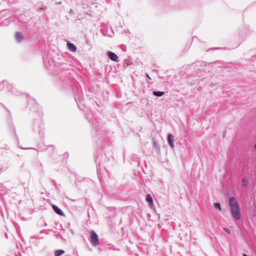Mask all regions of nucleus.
<instances>
[{"label":"nucleus","mask_w":256,"mask_h":256,"mask_svg":"<svg viewBox=\"0 0 256 256\" xmlns=\"http://www.w3.org/2000/svg\"><path fill=\"white\" fill-rule=\"evenodd\" d=\"M228 204L230 212L232 217L236 220L240 218V214L238 202L234 197H231L228 199Z\"/></svg>","instance_id":"1"},{"label":"nucleus","mask_w":256,"mask_h":256,"mask_svg":"<svg viewBox=\"0 0 256 256\" xmlns=\"http://www.w3.org/2000/svg\"><path fill=\"white\" fill-rule=\"evenodd\" d=\"M33 130L38 133L40 137H43L44 134V126L41 121H36L34 123Z\"/></svg>","instance_id":"2"},{"label":"nucleus","mask_w":256,"mask_h":256,"mask_svg":"<svg viewBox=\"0 0 256 256\" xmlns=\"http://www.w3.org/2000/svg\"><path fill=\"white\" fill-rule=\"evenodd\" d=\"M14 86L12 84L8 83L6 80H4L0 84V91H4V92H14Z\"/></svg>","instance_id":"3"},{"label":"nucleus","mask_w":256,"mask_h":256,"mask_svg":"<svg viewBox=\"0 0 256 256\" xmlns=\"http://www.w3.org/2000/svg\"><path fill=\"white\" fill-rule=\"evenodd\" d=\"M90 241L92 244L94 246H96L99 244V240L98 235L93 230L90 232Z\"/></svg>","instance_id":"4"},{"label":"nucleus","mask_w":256,"mask_h":256,"mask_svg":"<svg viewBox=\"0 0 256 256\" xmlns=\"http://www.w3.org/2000/svg\"><path fill=\"white\" fill-rule=\"evenodd\" d=\"M107 54L108 56V58L112 60H113L114 62H118V57L114 52H108Z\"/></svg>","instance_id":"5"},{"label":"nucleus","mask_w":256,"mask_h":256,"mask_svg":"<svg viewBox=\"0 0 256 256\" xmlns=\"http://www.w3.org/2000/svg\"><path fill=\"white\" fill-rule=\"evenodd\" d=\"M52 207L54 210V212L56 214H58L61 216H64V212H62V210L61 209H60L58 206L54 204V205H52Z\"/></svg>","instance_id":"6"},{"label":"nucleus","mask_w":256,"mask_h":256,"mask_svg":"<svg viewBox=\"0 0 256 256\" xmlns=\"http://www.w3.org/2000/svg\"><path fill=\"white\" fill-rule=\"evenodd\" d=\"M174 136L172 134H169L168 136V142L172 148L174 147Z\"/></svg>","instance_id":"7"},{"label":"nucleus","mask_w":256,"mask_h":256,"mask_svg":"<svg viewBox=\"0 0 256 256\" xmlns=\"http://www.w3.org/2000/svg\"><path fill=\"white\" fill-rule=\"evenodd\" d=\"M67 46H68V48L70 50L73 52L76 51V47L74 44L70 42H68L67 43Z\"/></svg>","instance_id":"8"},{"label":"nucleus","mask_w":256,"mask_h":256,"mask_svg":"<svg viewBox=\"0 0 256 256\" xmlns=\"http://www.w3.org/2000/svg\"><path fill=\"white\" fill-rule=\"evenodd\" d=\"M16 40L18 42H20L23 40V35L20 32H16L15 34Z\"/></svg>","instance_id":"9"},{"label":"nucleus","mask_w":256,"mask_h":256,"mask_svg":"<svg viewBox=\"0 0 256 256\" xmlns=\"http://www.w3.org/2000/svg\"><path fill=\"white\" fill-rule=\"evenodd\" d=\"M146 201L149 203L150 206L153 204L152 198L150 194H148L146 196Z\"/></svg>","instance_id":"10"},{"label":"nucleus","mask_w":256,"mask_h":256,"mask_svg":"<svg viewBox=\"0 0 256 256\" xmlns=\"http://www.w3.org/2000/svg\"><path fill=\"white\" fill-rule=\"evenodd\" d=\"M64 253V251L62 250H58L55 251L54 256H60L62 254Z\"/></svg>","instance_id":"11"},{"label":"nucleus","mask_w":256,"mask_h":256,"mask_svg":"<svg viewBox=\"0 0 256 256\" xmlns=\"http://www.w3.org/2000/svg\"><path fill=\"white\" fill-rule=\"evenodd\" d=\"M242 185L244 188L246 187L248 185V180L246 178H244L242 180Z\"/></svg>","instance_id":"12"},{"label":"nucleus","mask_w":256,"mask_h":256,"mask_svg":"<svg viewBox=\"0 0 256 256\" xmlns=\"http://www.w3.org/2000/svg\"><path fill=\"white\" fill-rule=\"evenodd\" d=\"M164 92H156L154 91L153 92V94L156 96H162L164 94Z\"/></svg>","instance_id":"13"},{"label":"nucleus","mask_w":256,"mask_h":256,"mask_svg":"<svg viewBox=\"0 0 256 256\" xmlns=\"http://www.w3.org/2000/svg\"><path fill=\"white\" fill-rule=\"evenodd\" d=\"M214 207L216 209H218L220 211L222 210L220 204L218 202H216L214 204Z\"/></svg>","instance_id":"14"},{"label":"nucleus","mask_w":256,"mask_h":256,"mask_svg":"<svg viewBox=\"0 0 256 256\" xmlns=\"http://www.w3.org/2000/svg\"><path fill=\"white\" fill-rule=\"evenodd\" d=\"M11 129H12V132L14 133V134L16 136V138L18 139V136H17L16 134V129H15V128L14 126H11Z\"/></svg>","instance_id":"15"},{"label":"nucleus","mask_w":256,"mask_h":256,"mask_svg":"<svg viewBox=\"0 0 256 256\" xmlns=\"http://www.w3.org/2000/svg\"><path fill=\"white\" fill-rule=\"evenodd\" d=\"M224 230L228 234H230V230L226 228H224Z\"/></svg>","instance_id":"16"},{"label":"nucleus","mask_w":256,"mask_h":256,"mask_svg":"<svg viewBox=\"0 0 256 256\" xmlns=\"http://www.w3.org/2000/svg\"><path fill=\"white\" fill-rule=\"evenodd\" d=\"M6 168H0V172H2V171H4V170H6Z\"/></svg>","instance_id":"17"},{"label":"nucleus","mask_w":256,"mask_h":256,"mask_svg":"<svg viewBox=\"0 0 256 256\" xmlns=\"http://www.w3.org/2000/svg\"><path fill=\"white\" fill-rule=\"evenodd\" d=\"M70 14H74V11H73V10L72 9H70Z\"/></svg>","instance_id":"18"},{"label":"nucleus","mask_w":256,"mask_h":256,"mask_svg":"<svg viewBox=\"0 0 256 256\" xmlns=\"http://www.w3.org/2000/svg\"><path fill=\"white\" fill-rule=\"evenodd\" d=\"M146 76L148 77V78L149 80H151L150 78V76H149L148 74H146Z\"/></svg>","instance_id":"19"},{"label":"nucleus","mask_w":256,"mask_h":256,"mask_svg":"<svg viewBox=\"0 0 256 256\" xmlns=\"http://www.w3.org/2000/svg\"><path fill=\"white\" fill-rule=\"evenodd\" d=\"M242 256H248L246 254H243Z\"/></svg>","instance_id":"20"},{"label":"nucleus","mask_w":256,"mask_h":256,"mask_svg":"<svg viewBox=\"0 0 256 256\" xmlns=\"http://www.w3.org/2000/svg\"><path fill=\"white\" fill-rule=\"evenodd\" d=\"M28 150H30V149H34L33 148H28Z\"/></svg>","instance_id":"21"},{"label":"nucleus","mask_w":256,"mask_h":256,"mask_svg":"<svg viewBox=\"0 0 256 256\" xmlns=\"http://www.w3.org/2000/svg\"><path fill=\"white\" fill-rule=\"evenodd\" d=\"M254 148H256V144L254 145Z\"/></svg>","instance_id":"22"}]
</instances>
